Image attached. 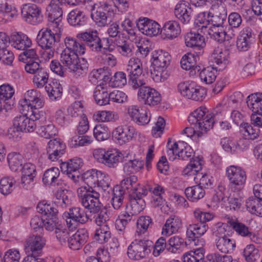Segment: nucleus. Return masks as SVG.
Returning a JSON list of instances; mask_svg holds the SVG:
<instances>
[{
    "instance_id": "f704fd0d",
    "label": "nucleus",
    "mask_w": 262,
    "mask_h": 262,
    "mask_svg": "<svg viewBox=\"0 0 262 262\" xmlns=\"http://www.w3.org/2000/svg\"><path fill=\"white\" fill-rule=\"evenodd\" d=\"M247 104L253 113L262 114V93H257L248 96Z\"/></svg>"
},
{
    "instance_id": "603ef678",
    "label": "nucleus",
    "mask_w": 262,
    "mask_h": 262,
    "mask_svg": "<svg viewBox=\"0 0 262 262\" xmlns=\"http://www.w3.org/2000/svg\"><path fill=\"white\" fill-rule=\"evenodd\" d=\"M48 18L49 21L48 28L45 30H50L51 33H54L55 36L60 38L62 16L55 17L53 19H51L50 17H48Z\"/></svg>"
},
{
    "instance_id": "2eb2a0df",
    "label": "nucleus",
    "mask_w": 262,
    "mask_h": 262,
    "mask_svg": "<svg viewBox=\"0 0 262 262\" xmlns=\"http://www.w3.org/2000/svg\"><path fill=\"white\" fill-rule=\"evenodd\" d=\"M45 238L39 235H31L25 241L24 246L26 252H31V254L39 255L46 244Z\"/></svg>"
},
{
    "instance_id": "412c9836",
    "label": "nucleus",
    "mask_w": 262,
    "mask_h": 262,
    "mask_svg": "<svg viewBox=\"0 0 262 262\" xmlns=\"http://www.w3.org/2000/svg\"><path fill=\"white\" fill-rule=\"evenodd\" d=\"M152 64L160 70H166L171 60L170 54L162 50H155L152 53Z\"/></svg>"
},
{
    "instance_id": "7ed1b4c3",
    "label": "nucleus",
    "mask_w": 262,
    "mask_h": 262,
    "mask_svg": "<svg viewBox=\"0 0 262 262\" xmlns=\"http://www.w3.org/2000/svg\"><path fill=\"white\" fill-rule=\"evenodd\" d=\"M77 37L85 41V45L92 51L105 53L114 50L111 45L112 40L108 38L101 39L96 30L78 33Z\"/></svg>"
},
{
    "instance_id": "79ce46f5",
    "label": "nucleus",
    "mask_w": 262,
    "mask_h": 262,
    "mask_svg": "<svg viewBox=\"0 0 262 262\" xmlns=\"http://www.w3.org/2000/svg\"><path fill=\"white\" fill-rule=\"evenodd\" d=\"M210 14L211 13L208 12L206 15V13L205 12L199 13L194 22L195 29L205 33L207 26L210 24Z\"/></svg>"
},
{
    "instance_id": "cd10ccee",
    "label": "nucleus",
    "mask_w": 262,
    "mask_h": 262,
    "mask_svg": "<svg viewBox=\"0 0 262 262\" xmlns=\"http://www.w3.org/2000/svg\"><path fill=\"white\" fill-rule=\"evenodd\" d=\"M185 43L188 47L199 50L205 45L204 36L194 32H189L185 35Z\"/></svg>"
},
{
    "instance_id": "c85d7f7f",
    "label": "nucleus",
    "mask_w": 262,
    "mask_h": 262,
    "mask_svg": "<svg viewBox=\"0 0 262 262\" xmlns=\"http://www.w3.org/2000/svg\"><path fill=\"white\" fill-rule=\"evenodd\" d=\"M24 99L26 100L33 108H36L38 110H40L44 105L43 99L40 93L34 89L29 90L25 93Z\"/></svg>"
},
{
    "instance_id": "bb28decb",
    "label": "nucleus",
    "mask_w": 262,
    "mask_h": 262,
    "mask_svg": "<svg viewBox=\"0 0 262 262\" xmlns=\"http://www.w3.org/2000/svg\"><path fill=\"white\" fill-rule=\"evenodd\" d=\"M208 229V225L204 223L190 225L186 232L187 236L190 241L195 242L196 238L204 235ZM194 244L196 245L195 242Z\"/></svg>"
},
{
    "instance_id": "2f4dec72",
    "label": "nucleus",
    "mask_w": 262,
    "mask_h": 262,
    "mask_svg": "<svg viewBox=\"0 0 262 262\" xmlns=\"http://www.w3.org/2000/svg\"><path fill=\"white\" fill-rule=\"evenodd\" d=\"M252 40V33L248 29L243 30L237 39L236 46L239 51H246L250 48Z\"/></svg>"
},
{
    "instance_id": "052dcab7",
    "label": "nucleus",
    "mask_w": 262,
    "mask_h": 262,
    "mask_svg": "<svg viewBox=\"0 0 262 262\" xmlns=\"http://www.w3.org/2000/svg\"><path fill=\"white\" fill-rule=\"evenodd\" d=\"M144 164V161L141 160H129L125 164L124 170L127 174H129L130 173H134V171H137L142 168Z\"/></svg>"
},
{
    "instance_id": "49530a36",
    "label": "nucleus",
    "mask_w": 262,
    "mask_h": 262,
    "mask_svg": "<svg viewBox=\"0 0 262 262\" xmlns=\"http://www.w3.org/2000/svg\"><path fill=\"white\" fill-rule=\"evenodd\" d=\"M7 160L10 168L17 171L23 165V157L17 152H11L8 155Z\"/></svg>"
},
{
    "instance_id": "9d476101",
    "label": "nucleus",
    "mask_w": 262,
    "mask_h": 262,
    "mask_svg": "<svg viewBox=\"0 0 262 262\" xmlns=\"http://www.w3.org/2000/svg\"><path fill=\"white\" fill-rule=\"evenodd\" d=\"M21 16L26 22L33 25L41 23L43 20L41 8L33 4H26L23 6Z\"/></svg>"
},
{
    "instance_id": "e433bc0d",
    "label": "nucleus",
    "mask_w": 262,
    "mask_h": 262,
    "mask_svg": "<svg viewBox=\"0 0 262 262\" xmlns=\"http://www.w3.org/2000/svg\"><path fill=\"white\" fill-rule=\"evenodd\" d=\"M145 205V202L143 199L138 198L137 194H130L129 195V201L126 205V206L134 213L138 214L143 210Z\"/></svg>"
},
{
    "instance_id": "09e8293b",
    "label": "nucleus",
    "mask_w": 262,
    "mask_h": 262,
    "mask_svg": "<svg viewBox=\"0 0 262 262\" xmlns=\"http://www.w3.org/2000/svg\"><path fill=\"white\" fill-rule=\"evenodd\" d=\"M49 77V75L47 70L42 68L34 75L33 82L37 88H42L48 82Z\"/></svg>"
},
{
    "instance_id": "a211bd4d",
    "label": "nucleus",
    "mask_w": 262,
    "mask_h": 262,
    "mask_svg": "<svg viewBox=\"0 0 262 262\" xmlns=\"http://www.w3.org/2000/svg\"><path fill=\"white\" fill-rule=\"evenodd\" d=\"M137 27L141 32L147 36H155L159 32V25L147 18H140Z\"/></svg>"
},
{
    "instance_id": "1a4fd4ad",
    "label": "nucleus",
    "mask_w": 262,
    "mask_h": 262,
    "mask_svg": "<svg viewBox=\"0 0 262 262\" xmlns=\"http://www.w3.org/2000/svg\"><path fill=\"white\" fill-rule=\"evenodd\" d=\"M151 243V241L146 239H135L128 246L127 255L133 260H140L146 256L150 251L148 244Z\"/></svg>"
},
{
    "instance_id": "774afa93",
    "label": "nucleus",
    "mask_w": 262,
    "mask_h": 262,
    "mask_svg": "<svg viewBox=\"0 0 262 262\" xmlns=\"http://www.w3.org/2000/svg\"><path fill=\"white\" fill-rule=\"evenodd\" d=\"M242 127L244 129V135L250 139L254 140L259 136L260 130L256 126H253L248 123H243Z\"/></svg>"
},
{
    "instance_id": "dca6fc26",
    "label": "nucleus",
    "mask_w": 262,
    "mask_h": 262,
    "mask_svg": "<svg viewBox=\"0 0 262 262\" xmlns=\"http://www.w3.org/2000/svg\"><path fill=\"white\" fill-rule=\"evenodd\" d=\"M60 38L54 33H51L50 30L41 29L37 36V41L42 49H51L54 48L56 43L60 41Z\"/></svg>"
},
{
    "instance_id": "680f3d73",
    "label": "nucleus",
    "mask_w": 262,
    "mask_h": 262,
    "mask_svg": "<svg viewBox=\"0 0 262 262\" xmlns=\"http://www.w3.org/2000/svg\"><path fill=\"white\" fill-rule=\"evenodd\" d=\"M196 56L190 53L184 55L180 62L182 68L185 70H189L196 64Z\"/></svg>"
},
{
    "instance_id": "e2e57ef3",
    "label": "nucleus",
    "mask_w": 262,
    "mask_h": 262,
    "mask_svg": "<svg viewBox=\"0 0 262 262\" xmlns=\"http://www.w3.org/2000/svg\"><path fill=\"white\" fill-rule=\"evenodd\" d=\"M144 74L142 73L129 75V83L134 89L140 88L145 84Z\"/></svg>"
},
{
    "instance_id": "7c9ffc66",
    "label": "nucleus",
    "mask_w": 262,
    "mask_h": 262,
    "mask_svg": "<svg viewBox=\"0 0 262 262\" xmlns=\"http://www.w3.org/2000/svg\"><path fill=\"white\" fill-rule=\"evenodd\" d=\"M217 249L225 254L232 252L235 247V242L228 236H224L215 239Z\"/></svg>"
},
{
    "instance_id": "4d7b16f0",
    "label": "nucleus",
    "mask_w": 262,
    "mask_h": 262,
    "mask_svg": "<svg viewBox=\"0 0 262 262\" xmlns=\"http://www.w3.org/2000/svg\"><path fill=\"white\" fill-rule=\"evenodd\" d=\"M126 70L129 75L142 73V63L141 60L138 58H130L128 61Z\"/></svg>"
},
{
    "instance_id": "20e7f679",
    "label": "nucleus",
    "mask_w": 262,
    "mask_h": 262,
    "mask_svg": "<svg viewBox=\"0 0 262 262\" xmlns=\"http://www.w3.org/2000/svg\"><path fill=\"white\" fill-rule=\"evenodd\" d=\"M215 114H208L207 108L201 106L193 111L188 117V122L193 124L196 128L207 132L212 128L214 122Z\"/></svg>"
},
{
    "instance_id": "423d86ee",
    "label": "nucleus",
    "mask_w": 262,
    "mask_h": 262,
    "mask_svg": "<svg viewBox=\"0 0 262 262\" xmlns=\"http://www.w3.org/2000/svg\"><path fill=\"white\" fill-rule=\"evenodd\" d=\"M167 155L169 160L173 161L178 157L184 160H187L193 154L191 147L183 142H174L171 144L169 139L167 144Z\"/></svg>"
},
{
    "instance_id": "f257e3e1",
    "label": "nucleus",
    "mask_w": 262,
    "mask_h": 262,
    "mask_svg": "<svg viewBox=\"0 0 262 262\" xmlns=\"http://www.w3.org/2000/svg\"><path fill=\"white\" fill-rule=\"evenodd\" d=\"M66 48L60 55V61L67 67L69 71L77 77H82L86 74L89 67L87 60L79 58V54H83L85 48L84 45L76 39L67 37L64 39Z\"/></svg>"
},
{
    "instance_id": "6e6552de",
    "label": "nucleus",
    "mask_w": 262,
    "mask_h": 262,
    "mask_svg": "<svg viewBox=\"0 0 262 262\" xmlns=\"http://www.w3.org/2000/svg\"><path fill=\"white\" fill-rule=\"evenodd\" d=\"M50 188L55 191L53 197V204L60 211H62L68 205L71 204V196L72 193L66 189H62L61 187L56 190L54 188L59 186V183L56 181H51L50 184Z\"/></svg>"
},
{
    "instance_id": "6e6d98bb",
    "label": "nucleus",
    "mask_w": 262,
    "mask_h": 262,
    "mask_svg": "<svg viewBox=\"0 0 262 262\" xmlns=\"http://www.w3.org/2000/svg\"><path fill=\"white\" fill-rule=\"evenodd\" d=\"M82 103L80 101H75L67 110L68 114L73 118L82 119L86 116L83 112Z\"/></svg>"
},
{
    "instance_id": "c9c22d12",
    "label": "nucleus",
    "mask_w": 262,
    "mask_h": 262,
    "mask_svg": "<svg viewBox=\"0 0 262 262\" xmlns=\"http://www.w3.org/2000/svg\"><path fill=\"white\" fill-rule=\"evenodd\" d=\"M181 226V221L177 216H171L166 221L162 229L163 235H170L177 232Z\"/></svg>"
},
{
    "instance_id": "72a5a7b5",
    "label": "nucleus",
    "mask_w": 262,
    "mask_h": 262,
    "mask_svg": "<svg viewBox=\"0 0 262 262\" xmlns=\"http://www.w3.org/2000/svg\"><path fill=\"white\" fill-rule=\"evenodd\" d=\"M94 97L96 103L99 105L109 104L110 93H108L103 83L96 87L94 92Z\"/></svg>"
},
{
    "instance_id": "f3484780",
    "label": "nucleus",
    "mask_w": 262,
    "mask_h": 262,
    "mask_svg": "<svg viewBox=\"0 0 262 262\" xmlns=\"http://www.w3.org/2000/svg\"><path fill=\"white\" fill-rule=\"evenodd\" d=\"M230 51L228 49H222L219 47L215 48L211 54V58L217 66L219 70L224 69L230 62Z\"/></svg>"
},
{
    "instance_id": "5fc2aeb1",
    "label": "nucleus",
    "mask_w": 262,
    "mask_h": 262,
    "mask_svg": "<svg viewBox=\"0 0 262 262\" xmlns=\"http://www.w3.org/2000/svg\"><path fill=\"white\" fill-rule=\"evenodd\" d=\"M136 224L137 232L139 234H143L152 226V219L148 216H142L138 219Z\"/></svg>"
},
{
    "instance_id": "6ab92c4d",
    "label": "nucleus",
    "mask_w": 262,
    "mask_h": 262,
    "mask_svg": "<svg viewBox=\"0 0 262 262\" xmlns=\"http://www.w3.org/2000/svg\"><path fill=\"white\" fill-rule=\"evenodd\" d=\"M26 100L23 99L19 101V111L21 115L31 117L33 119H41L40 121H46L45 113L42 111L33 108Z\"/></svg>"
},
{
    "instance_id": "a18cd8bd",
    "label": "nucleus",
    "mask_w": 262,
    "mask_h": 262,
    "mask_svg": "<svg viewBox=\"0 0 262 262\" xmlns=\"http://www.w3.org/2000/svg\"><path fill=\"white\" fill-rule=\"evenodd\" d=\"M243 255L247 262H257L260 257L259 250L252 244L246 247Z\"/></svg>"
},
{
    "instance_id": "37998d69",
    "label": "nucleus",
    "mask_w": 262,
    "mask_h": 262,
    "mask_svg": "<svg viewBox=\"0 0 262 262\" xmlns=\"http://www.w3.org/2000/svg\"><path fill=\"white\" fill-rule=\"evenodd\" d=\"M54 206L55 205L53 203L51 205L43 201L38 204L37 209L40 213L47 215L49 217L51 216H56L58 212L60 211L57 207H55Z\"/></svg>"
},
{
    "instance_id": "473e14b6",
    "label": "nucleus",
    "mask_w": 262,
    "mask_h": 262,
    "mask_svg": "<svg viewBox=\"0 0 262 262\" xmlns=\"http://www.w3.org/2000/svg\"><path fill=\"white\" fill-rule=\"evenodd\" d=\"M86 17L84 13L78 9L71 11L68 15V21L75 27H81L86 25Z\"/></svg>"
},
{
    "instance_id": "69168bd1",
    "label": "nucleus",
    "mask_w": 262,
    "mask_h": 262,
    "mask_svg": "<svg viewBox=\"0 0 262 262\" xmlns=\"http://www.w3.org/2000/svg\"><path fill=\"white\" fill-rule=\"evenodd\" d=\"M184 239L177 236L170 237L168 241L167 251L175 253L183 245Z\"/></svg>"
},
{
    "instance_id": "0e129e2a",
    "label": "nucleus",
    "mask_w": 262,
    "mask_h": 262,
    "mask_svg": "<svg viewBox=\"0 0 262 262\" xmlns=\"http://www.w3.org/2000/svg\"><path fill=\"white\" fill-rule=\"evenodd\" d=\"M199 76L202 81L206 84L212 83L216 78V75L211 68L208 67L202 70L199 73Z\"/></svg>"
},
{
    "instance_id": "864d4df0",
    "label": "nucleus",
    "mask_w": 262,
    "mask_h": 262,
    "mask_svg": "<svg viewBox=\"0 0 262 262\" xmlns=\"http://www.w3.org/2000/svg\"><path fill=\"white\" fill-rule=\"evenodd\" d=\"M201 169V160L199 157H196L190 160L189 164L183 170V174L188 176H193L197 169Z\"/></svg>"
},
{
    "instance_id": "a19ab883",
    "label": "nucleus",
    "mask_w": 262,
    "mask_h": 262,
    "mask_svg": "<svg viewBox=\"0 0 262 262\" xmlns=\"http://www.w3.org/2000/svg\"><path fill=\"white\" fill-rule=\"evenodd\" d=\"M45 89L48 96L52 100H56L60 98L62 94V88L59 82H51L46 85Z\"/></svg>"
},
{
    "instance_id": "393cba45",
    "label": "nucleus",
    "mask_w": 262,
    "mask_h": 262,
    "mask_svg": "<svg viewBox=\"0 0 262 262\" xmlns=\"http://www.w3.org/2000/svg\"><path fill=\"white\" fill-rule=\"evenodd\" d=\"M81 203L86 209L93 213L99 212L102 207L99 201V194L94 191L82 200Z\"/></svg>"
},
{
    "instance_id": "58836bf2",
    "label": "nucleus",
    "mask_w": 262,
    "mask_h": 262,
    "mask_svg": "<svg viewBox=\"0 0 262 262\" xmlns=\"http://www.w3.org/2000/svg\"><path fill=\"white\" fill-rule=\"evenodd\" d=\"M185 193L189 200L192 202H196L204 197L205 191L202 184H198L195 186L186 188Z\"/></svg>"
},
{
    "instance_id": "a878e982",
    "label": "nucleus",
    "mask_w": 262,
    "mask_h": 262,
    "mask_svg": "<svg viewBox=\"0 0 262 262\" xmlns=\"http://www.w3.org/2000/svg\"><path fill=\"white\" fill-rule=\"evenodd\" d=\"M180 33V25L176 20L166 22L161 30L162 36L164 39H172L176 38Z\"/></svg>"
},
{
    "instance_id": "4468645a",
    "label": "nucleus",
    "mask_w": 262,
    "mask_h": 262,
    "mask_svg": "<svg viewBox=\"0 0 262 262\" xmlns=\"http://www.w3.org/2000/svg\"><path fill=\"white\" fill-rule=\"evenodd\" d=\"M63 216L66 218V222L69 228H72L73 224L72 222L85 224L89 220V217L84 210L78 207L70 208L69 212H64Z\"/></svg>"
},
{
    "instance_id": "bf43d9fd",
    "label": "nucleus",
    "mask_w": 262,
    "mask_h": 262,
    "mask_svg": "<svg viewBox=\"0 0 262 262\" xmlns=\"http://www.w3.org/2000/svg\"><path fill=\"white\" fill-rule=\"evenodd\" d=\"M126 74L122 72H116L110 80V86L117 88L124 86L126 84Z\"/></svg>"
},
{
    "instance_id": "4c0bfd02",
    "label": "nucleus",
    "mask_w": 262,
    "mask_h": 262,
    "mask_svg": "<svg viewBox=\"0 0 262 262\" xmlns=\"http://www.w3.org/2000/svg\"><path fill=\"white\" fill-rule=\"evenodd\" d=\"M64 3L63 0H51L47 7V15L48 17L53 19L62 16L61 6Z\"/></svg>"
},
{
    "instance_id": "13d9d810",
    "label": "nucleus",
    "mask_w": 262,
    "mask_h": 262,
    "mask_svg": "<svg viewBox=\"0 0 262 262\" xmlns=\"http://www.w3.org/2000/svg\"><path fill=\"white\" fill-rule=\"evenodd\" d=\"M37 133L40 136L49 139L55 136L57 133V130L53 124H50L47 125L40 126L37 129Z\"/></svg>"
},
{
    "instance_id": "b1692460",
    "label": "nucleus",
    "mask_w": 262,
    "mask_h": 262,
    "mask_svg": "<svg viewBox=\"0 0 262 262\" xmlns=\"http://www.w3.org/2000/svg\"><path fill=\"white\" fill-rule=\"evenodd\" d=\"M9 43L17 50H23L30 48L32 41L28 36L21 32H15L10 37Z\"/></svg>"
},
{
    "instance_id": "4be33fe9",
    "label": "nucleus",
    "mask_w": 262,
    "mask_h": 262,
    "mask_svg": "<svg viewBox=\"0 0 262 262\" xmlns=\"http://www.w3.org/2000/svg\"><path fill=\"white\" fill-rule=\"evenodd\" d=\"M192 14L190 4L185 1H181L177 4L174 9V15L184 24L188 23Z\"/></svg>"
},
{
    "instance_id": "338daca9",
    "label": "nucleus",
    "mask_w": 262,
    "mask_h": 262,
    "mask_svg": "<svg viewBox=\"0 0 262 262\" xmlns=\"http://www.w3.org/2000/svg\"><path fill=\"white\" fill-rule=\"evenodd\" d=\"M114 118L115 114L110 111H97L93 115L94 119L98 122L111 121Z\"/></svg>"
},
{
    "instance_id": "39448f33",
    "label": "nucleus",
    "mask_w": 262,
    "mask_h": 262,
    "mask_svg": "<svg viewBox=\"0 0 262 262\" xmlns=\"http://www.w3.org/2000/svg\"><path fill=\"white\" fill-rule=\"evenodd\" d=\"M93 156L97 161L109 167H116L119 163L126 160L123 154L117 149L107 150L104 148L96 149L94 150Z\"/></svg>"
},
{
    "instance_id": "f8f14e48",
    "label": "nucleus",
    "mask_w": 262,
    "mask_h": 262,
    "mask_svg": "<svg viewBox=\"0 0 262 262\" xmlns=\"http://www.w3.org/2000/svg\"><path fill=\"white\" fill-rule=\"evenodd\" d=\"M125 181H121L120 184L116 185L112 189L111 203L115 210L120 209L123 204L125 198L126 189H130Z\"/></svg>"
},
{
    "instance_id": "ea45409f",
    "label": "nucleus",
    "mask_w": 262,
    "mask_h": 262,
    "mask_svg": "<svg viewBox=\"0 0 262 262\" xmlns=\"http://www.w3.org/2000/svg\"><path fill=\"white\" fill-rule=\"evenodd\" d=\"M226 173L229 180H245L247 178L245 170L237 166L232 165L227 167Z\"/></svg>"
},
{
    "instance_id": "c03bdc74",
    "label": "nucleus",
    "mask_w": 262,
    "mask_h": 262,
    "mask_svg": "<svg viewBox=\"0 0 262 262\" xmlns=\"http://www.w3.org/2000/svg\"><path fill=\"white\" fill-rule=\"evenodd\" d=\"M246 206L252 214L262 217V201L253 197H250L246 201Z\"/></svg>"
},
{
    "instance_id": "8fccbe9b",
    "label": "nucleus",
    "mask_w": 262,
    "mask_h": 262,
    "mask_svg": "<svg viewBox=\"0 0 262 262\" xmlns=\"http://www.w3.org/2000/svg\"><path fill=\"white\" fill-rule=\"evenodd\" d=\"M111 238V232L107 225L100 227L97 229L94 235V238L100 244L107 242Z\"/></svg>"
},
{
    "instance_id": "aec40b11",
    "label": "nucleus",
    "mask_w": 262,
    "mask_h": 262,
    "mask_svg": "<svg viewBox=\"0 0 262 262\" xmlns=\"http://www.w3.org/2000/svg\"><path fill=\"white\" fill-rule=\"evenodd\" d=\"M89 238V233L84 228L78 229L76 232L68 240L69 247L73 250L80 249Z\"/></svg>"
},
{
    "instance_id": "ddd939ff",
    "label": "nucleus",
    "mask_w": 262,
    "mask_h": 262,
    "mask_svg": "<svg viewBox=\"0 0 262 262\" xmlns=\"http://www.w3.org/2000/svg\"><path fill=\"white\" fill-rule=\"evenodd\" d=\"M136 134L135 129L126 125L119 126L113 132V137L120 145L129 142Z\"/></svg>"
},
{
    "instance_id": "f03ea898",
    "label": "nucleus",
    "mask_w": 262,
    "mask_h": 262,
    "mask_svg": "<svg viewBox=\"0 0 262 262\" xmlns=\"http://www.w3.org/2000/svg\"><path fill=\"white\" fill-rule=\"evenodd\" d=\"M82 163V160L80 159H72L67 163H62L61 168L64 172H66L68 177L73 180H76V178L79 179L80 176L82 180L94 179L104 180V179H108V175L96 169L88 170L80 176L78 170L81 166Z\"/></svg>"
},
{
    "instance_id": "5701e85b",
    "label": "nucleus",
    "mask_w": 262,
    "mask_h": 262,
    "mask_svg": "<svg viewBox=\"0 0 262 262\" xmlns=\"http://www.w3.org/2000/svg\"><path fill=\"white\" fill-rule=\"evenodd\" d=\"M228 223L237 234L242 236L249 237L254 243H260L261 239L258 237L255 233L251 232L249 228L244 224L233 220H230L228 221Z\"/></svg>"
},
{
    "instance_id": "9b49d317",
    "label": "nucleus",
    "mask_w": 262,
    "mask_h": 262,
    "mask_svg": "<svg viewBox=\"0 0 262 262\" xmlns=\"http://www.w3.org/2000/svg\"><path fill=\"white\" fill-rule=\"evenodd\" d=\"M127 113L131 120L139 125H145L150 120V113L137 105L129 106L127 108Z\"/></svg>"
},
{
    "instance_id": "c756f323",
    "label": "nucleus",
    "mask_w": 262,
    "mask_h": 262,
    "mask_svg": "<svg viewBox=\"0 0 262 262\" xmlns=\"http://www.w3.org/2000/svg\"><path fill=\"white\" fill-rule=\"evenodd\" d=\"M107 7L108 5L105 4L99 7L95 12H92L91 13L92 19L99 27H103L111 21V20H108V17L107 15L108 12Z\"/></svg>"
},
{
    "instance_id": "3c124183",
    "label": "nucleus",
    "mask_w": 262,
    "mask_h": 262,
    "mask_svg": "<svg viewBox=\"0 0 262 262\" xmlns=\"http://www.w3.org/2000/svg\"><path fill=\"white\" fill-rule=\"evenodd\" d=\"M21 180H33L37 175L35 166L31 163H25L21 168Z\"/></svg>"
},
{
    "instance_id": "0eeeda50",
    "label": "nucleus",
    "mask_w": 262,
    "mask_h": 262,
    "mask_svg": "<svg viewBox=\"0 0 262 262\" xmlns=\"http://www.w3.org/2000/svg\"><path fill=\"white\" fill-rule=\"evenodd\" d=\"M181 94L188 98L196 101H202L206 95V91L194 83L182 82L178 85Z\"/></svg>"
},
{
    "instance_id": "de8ad7c7",
    "label": "nucleus",
    "mask_w": 262,
    "mask_h": 262,
    "mask_svg": "<svg viewBox=\"0 0 262 262\" xmlns=\"http://www.w3.org/2000/svg\"><path fill=\"white\" fill-rule=\"evenodd\" d=\"M94 137L98 141H103L107 140L111 136L108 128L103 124H97L93 130Z\"/></svg>"
}]
</instances>
